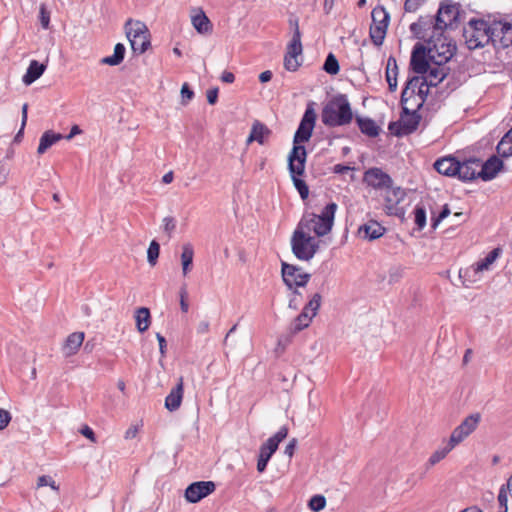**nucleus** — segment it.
<instances>
[{
    "instance_id": "4",
    "label": "nucleus",
    "mask_w": 512,
    "mask_h": 512,
    "mask_svg": "<svg viewBox=\"0 0 512 512\" xmlns=\"http://www.w3.org/2000/svg\"><path fill=\"white\" fill-rule=\"evenodd\" d=\"M306 227L304 223H298L291 237L292 252L302 261L311 260L320 247V241L303 230Z\"/></svg>"
},
{
    "instance_id": "31",
    "label": "nucleus",
    "mask_w": 512,
    "mask_h": 512,
    "mask_svg": "<svg viewBox=\"0 0 512 512\" xmlns=\"http://www.w3.org/2000/svg\"><path fill=\"white\" fill-rule=\"evenodd\" d=\"M125 52V46L122 43H117L114 47L113 55L102 58L100 63L109 66H117L124 60Z\"/></svg>"
},
{
    "instance_id": "24",
    "label": "nucleus",
    "mask_w": 512,
    "mask_h": 512,
    "mask_svg": "<svg viewBox=\"0 0 512 512\" xmlns=\"http://www.w3.org/2000/svg\"><path fill=\"white\" fill-rule=\"evenodd\" d=\"M183 391V379L180 378L178 384L174 388H172L170 393L166 396V409L172 412L180 407L183 398Z\"/></svg>"
},
{
    "instance_id": "35",
    "label": "nucleus",
    "mask_w": 512,
    "mask_h": 512,
    "mask_svg": "<svg viewBox=\"0 0 512 512\" xmlns=\"http://www.w3.org/2000/svg\"><path fill=\"white\" fill-rule=\"evenodd\" d=\"M501 253L502 249L500 247H496L491 250L484 259L474 263L476 271L483 272L488 270L490 266L496 261V259L501 255Z\"/></svg>"
},
{
    "instance_id": "34",
    "label": "nucleus",
    "mask_w": 512,
    "mask_h": 512,
    "mask_svg": "<svg viewBox=\"0 0 512 512\" xmlns=\"http://www.w3.org/2000/svg\"><path fill=\"white\" fill-rule=\"evenodd\" d=\"M127 38H135L140 35H147L149 31L146 25L140 21L133 22L129 19L125 24Z\"/></svg>"
},
{
    "instance_id": "52",
    "label": "nucleus",
    "mask_w": 512,
    "mask_h": 512,
    "mask_svg": "<svg viewBox=\"0 0 512 512\" xmlns=\"http://www.w3.org/2000/svg\"><path fill=\"white\" fill-rule=\"evenodd\" d=\"M404 273V268L402 266H394L389 270V283H395L399 281Z\"/></svg>"
},
{
    "instance_id": "21",
    "label": "nucleus",
    "mask_w": 512,
    "mask_h": 512,
    "mask_svg": "<svg viewBox=\"0 0 512 512\" xmlns=\"http://www.w3.org/2000/svg\"><path fill=\"white\" fill-rule=\"evenodd\" d=\"M385 232L386 228L375 220H369L368 222L360 225L357 231L359 237L369 241L382 237Z\"/></svg>"
},
{
    "instance_id": "29",
    "label": "nucleus",
    "mask_w": 512,
    "mask_h": 512,
    "mask_svg": "<svg viewBox=\"0 0 512 512\" xmlns=\"http://www.w3.org/2000/svg\"><path fill=\"white\" fill-rule=\"evenodd\" d=\"M63 138L64 136L60 133H55L53 131L44 132L40 138L39 146L37 149L38 154L45 153L48 148Z\"/></svg>"
},
{
    "instance_id": "13",
    "label": "nucleus",
    "mask_w": 512,
    "mask_h": 512,
    "mask_svg": "<svg viewBox=\"0 0 512 512\" xmlns=\"http://www.w3.org/2000/svg\"><path fill=\"white\" fill-rule=\"evenodd\" d=\"M491 43L495 48H508L512 46V23L494 21L490 24Z\"/></svg>"
},
{
    "instance_id": "59",
    "label": "nucleus",
    "mask_w": 512,
    "mask_h": 512,
    "mask_svg": "<svg viewBox=\"0 0 512 512\" xmlns=\"http://www.w3.org/2000/svg\"><path fill=\"white\" fill-rule=\"evenodd\" d=\"M301 298H302L301 293L298 290L294 289L292 292V297L289 300V308L295 309V310L298 309L299 304L301 302Z\"/></svg>"
},
{
    "instance_id": "11",
    "label": "nucleus",
    "mask_w": 512,
    "mask_h": 512,
    "mask_svg": "<svg viewBox=\"0 0 512 512\" xmlns=\"http://www.w3.org/2000/svg\"><path fill=\"white\" fill-rule=\"evenodd\" d=\"M460 16V5L451 0L441 2L436 14L438 29L443 31L447 28L454 29L457 27Z\"/></svg>"
},
{
    "instance_id": "5",
    "label": "nucleus",
    "mask_w": 512,
    "mask_h": 512,
    "mask_svg": "<svg viewBox=\"0 0 512 512\" xmlns=\"http://www.w3.org/2000/svg\"><path fill=\"white\" fill-rule=\"evenodd\" d=\"M463 37L469 50L482 48L491 43L490 23L472 18L463 28Z\"/></svg>"
},
{
    "instance_id": "15",
    "label": "nucleus",
    "mask_w": 512,
    "mask_h": 512,
    "mask_svg": "<svg viewBox=\"0 0 512 512\" xmlns=\"http://www.w3.org/2000/svg\"><path fill=\"white\" fill-rule=\"evenodd\" d=\"M363 182L376 190L392 188L393 180L381 168L372 167L363 174Z\"/></svg>"
},
{
    "instance_id": "26",
    "label": "nucleus",
    "mask_w": 512,
    "mask_h": 512,
    "mask_svg": "<svg viewBox=\"0 0 512 512\" xmlns=\"http://www.w3.org/2000/svg\"><path fill=\"white\" fill-rule=\"evenodd\" d=\"M355 120L360 131L364 135L370 138H375L379 135L380 127L376 124V122L373 119L368 117L356 116Z\"/></svg>"
},
{
    "instance_id": "45",
    "label": "nucleus",
    "mask_w": 512,
    "mask_h": 512,
    "mask_svg": "<svg viewBox=\"0 0 512 512\" xmlns=\"http://www.w3.org/2000/svg\"><path fill=\"white\" fill-rule=\"evenodd\" d=\"M414 222L418 230H422L426 225V210L422 205H416L414 208Z\"/></svg>"
},
{
    "instance_id": "41",
    "label": "nucleus",
    "mask_w": 512,
    "mask_h": 512,
    "mask_svg": "<svg viewBox=\"0 0 512 512\" xmlns=\"http://www.w3.org/2000/svg\"><path fill=\"white\" fill-rule=\"evenodd\" d=\"M480 272L476 271L474 264L465 269L459 270V278L465 287H470V285L477 281V276Z\"/></svg>"
},
{
    "instance_id": "44",
    "label": "nucleus",
    "mask_w": 512,
    "mask_h": 512,
    "mask_svg": "<svg viewBox=\"0 0 512 512\" xmlns=\"http://www.w3.org/2000/svg\"><path fill=\"white\" fill-rule=\"evenodd\" d=\"M160 253V245L156 240H152L147 250V261L151 266H155Z\"/></svg>"
},
{
    "instance_id": "62",
    "label": "nucleus",
    "mask_w": 512,
    "mask_h": 512,
    "mask_svg": "<svg viewBox=\"0 0 512 512\" xmlns=\"http://www.w3.org/2000/svg\"><path fill=\"white\" fill-rule=\"evenodd\" d=\"M179 294H180V308H181L182 312L186 313L189 310V304H188V302L186 300V298H187V290H186V288L182 287L180 289Z\"/></svg>"
},
{
    "instance_id": "42",
    "label": "nucleus",
    "mask_w": 512,
    "mask_h": 512,
    "mask_svg": "<svg viewBox=\"0 0 512 512\" xmlns=\"http://www.w3.org/2000/svg\"><path fill=\"white\" fill-rule=\"evenodd\" d=\"M455 446H451V443L448 441V443L438 450H436L432 455L430 456L428 460L429 466H434L435 464L439 463L442 459H444L447 454L454 448Z\"/></svg>"
},
{
    "instance_id": "61",
    "label": "nucleus",
    "mask_w": 512,
    "mask_h": 512,
    "mask_svg": "<svg viewBox=\"0 0 512 512\" xmlns=\"http://www.w3.org/2000/svg\"><path fill=\"white\" fill-rule=\"evenodd\" d=\"M11 421V414L9 411L0 408V430L5 429Z\"/></svg>"
},
{
    "instance_id": "51",
    "label": "nucleus",
    "mask_w": 512,
    "mask_h": 512,
    "mask_svg": "<svg viewBox=\"0 0 512 512\" xmlns=\"http://www.w3.org/2000/svg\"><path fill=\"white\" fill-rule=\"evenodd\" d=\"M507 501H508L507 489L503 485L500 488V491H499V494H498V503H499V510H498V512H507V510H508V508H507Z\"/></svg>"
},
{
    "instance_id": "38",
    "label": "nucleus",
    "mask_w": 512,
    "mask_h": 512,
    "mask_svg": "<svg viewBox=\"0 0 512 512\" xmlns=\"http://www.w3.org/2000/svg\"><path fill=\"white\" fill-rule=\"evenodd\" d=\"M192 24L199 33H206L212 29L209 18L202 11L192 17Z\"/></svg>"
},
{
    "instance_id": "28",
    "label": "nucleus",
    "mask_w": 512,
    "mask_h": 512,
    "mask_svg": "<svg viewBox=\"0 0 512 512\" xmlns=\"http://www.w3.org/2000/svg\"><path fill=\"white\" fill-rule=\"evenodd\" d=\"M84 341L83 332H74L70 334L64 344L63 351L66 356L74 355Z\"/></svg>"
},
{
    "instance_id": "37",
    "label": "nucleus",
    "mask_w": 512,
    "mask_h": 512,
    "mask_svg": "<svg viewBox=\"0 0 512 512\" xmlns=\"http://www.w3.org/2000/svg\"><path fill=\"white\" fill-rule=\"evenodd\" d=\"M497 153L501 157H509L512 155V131H508L500 140L496 147Z\"/></svg>"
},
{
    "instance_id": "17",
    "label": "nucleus",
    "mask_w": 512,
    "mask_h": 512,
    "mask_svg": "<svg viewBox=\"0 0 512 512\" xmlns=\"http://www.w3.org/2000/svg\"><path fill=\"white\" fill-rule=\"evenodd\" d=\"M431 60L428 56V49L421 43H416L413 47L411 58H410V68L413 72L417 74H426L429 70Z\"/></svg>"
},
{
    "instance_id": "12",
    "label": "nucleus",
    "mask_w": 512,
    "mask_h": 512,
    "mask_svg": "<svg viewBox=\"0 0 512 512\" xmlns=\"http://www.w3.org/2000/svg\"><path fill=\"white\" fill-rule=\"evenodd\" d=\"M481 421L479 413H473L467 416L454 430L452 431L449 442L451 446H457L470 436L478 427Z\"/></svg>"
},
{
    "instance_id": "2",
    "label": "nucleus",
    "mask_w": 512,
    "mask_h": 512,
    "mask_svg": "<svg viewBox=\"0 0 512 512\" xmlns=\"http://www.w3.org/2000/svg\"><path fill=\"white\" fill-rule=\"evenodd\" d=\"M336 210V203H328L320 214L304 212L298 223H304L307 226L303 228L307 233L314 232L316 236L323 237L332 230Z\"/></svg>"
},
{
    "instance_id": "1",
    "label": "nucleus",
    "mask_w": 512,
    "mask_h": 512,
    "mask_svg": "<svg viewBox=\"0 0 512 512\" xmlns=\"http://www.w3.org/2000/svg\"><path fill=\"white\" fill-rule=\"evenodd\" d=\"M353 112L345 94L334 96L322 108L321 120L327 127L345 126L351 123Z\"/></svg>"
},
{
    "instance_id": "30",
    "label": "nucleus",
    "mask_w": 512,
    "mask_h": 512,
    "mask_svg": "<svg viewBox=\"0 0 512 512\" xmlns=\"http://www.w3.org/2000/svg\"><path fill=\"white\" fill-rule=\"evenodd\" d=\"M422 78L419 76H413L406 82L405 88L401 94V105H406L410 98H413L416 94V88L419 87Z\"/></svg>"
},
{
    "instance_id": "43",
    "label": "nucleus",
    "mask_w": 512,
    "mask_h": 512,
    "mask_svg": "<svg viewBox=\"0 0 512 512\" xmlns=\"http://www.w3.org/2000/svg\"><path fill=\"white\" fill-rule=\"evenodd\" d=\"M323 70L330 75H336L339 72V62L333 53L327 55L323 64Z\"/></svg>"
},
{
    "instance_id": "49",
    "label": "nucleus",
    "mask_w": 512,
    "mask_h": 512,
    "mask_svg": "<svg viewBox=\"0 0 512 512\" xmlns=\"http://www.w3.org/2000/svg\"><path fill=\"white\" fill-rule=\"evenodd\" d=\"M429 87L430 86L428 84H424V80L422 79L417 90V95L420 98V102L416 104V109H420L426 101V98L429 94Z\"/></svg>"
},
{
    "instance_id": "50",
    "label": "nucleus",
    "mask_w": 512,
    "mask_h": 512,
    "mask_svg": "<svg viewBox=\"0 0 512 512\" xmlns=\"http://www.w3.org/2000/svg\"><path fill=\"white\" fill-rule=\"evenodd\" d=\"M44 486H49L51 487V489L59 491V485H57L56 482L49 475H42L38 477L37 488H41Z\"/></svg>"
},
{
    "instance_id": "63",
    "label": "nucleus",
    "mask_w": 512,
    "mask_h": 512,
    "mask_svg": "<svg viewBox=\"0 0 512 512\" xmlns=\"http://www.w3.org/2000/svg\"><path fill=\"white\" fill-rule=\"evenodd\" d=\"M80 433L88 438L89 440H91L92 442H96V436H95V433L94 431L92 430V428H90L88 425H84L82 426V428L80 429Z\"/></svg>"
},
{
    "instance_id": "58",
    "label": "nucleus",
    "mask_w": 512,
    "mask_h": 512,
    "mask_svg": "<svg viewBox=\"0 0 512 512\" xmlns=\"http://www.w3.org/2000/svg\"><path fill=\"white\" fill-rule=\"evenodd\" d=\"M424 0H405L404 10L405 12H415L422 4Z\"/></svg>"
},
{
    "instance_id": "27",
    "label": "nucleus",
    "mask_w": 512,
    "mask_h": 512,
    "mask_svg": "<svg viewBox=\"0 0 512 512\" xmlns=\"http://www.w3.org/2000/svg\"><path fill=\"white\" fill-rule=\"evenodd\" d=\"M278 448L274 445L270 444L268 441L264 442L260 446L259 457L257 461V470L262 473L266 470L267 464L272 457V455L276 452Z\"/></svg>"
},
{
    "instance_id": "9",
    "label": "nucleus",
    "mask_w": 512,
    "mask_h": 512,
    "mask_svg": "<svg viewBox=\"0 0 512 512\" xmlns=\"http://www.w3.org/2000/svg\"><path fill=\"white\" fill-rule=\"evenodd\" d=\"M372 24L369 35L371 41L376 46H381L386 36L390 15L383 6H377L371 13Z\"/></svg>"
},
{
    "instance_id": "10",
    "label": "nucleus",
    "mask_w": 512,
    "mask_h": 512,
    "mask_svg": "<svg viewBox=\"0 0 512 512\" xmlns=\"http://www.w3.org/2000/svg\"><path fill=\"white\" fill-rule=\"evenodd\" d=\"M418 109L410 111L405 105H402V117L398 122H391L389 130L396 136L408 135L417 130L421 116L417 113Z\"/></svg>"
},
{
    "instance_id": "53",
    "label": "nucleus",
    "mask_w": 512,
    "mask_h": 512,
    "mask_svg": "<svg viewBox=\"0 0 512 512\" xmlns=\"http://www.w3.org/2000/svg\"><path fill=\"white\" fill-rule=\"evenodd\" d=\"M449 214H450V209H449L448 205H447V204H445V205L443 206V208H442L441 212L439 213V215H438V216H436V217H432V218H431V226H432V228H434V229H435V228L440 224V222H441L443 219H445L446 217H448V215H449Z\"/></svg>"
},
{
    "instance_id": "39",
    "label": "nucleus",
    "mask_w": 512,
    "mask_h": 512,
    "mask_svg": "<svg viewBox=\"0 0 512 512\" xmlns=\"http://www.w3.org/2000/svg\"><path fill=\"white\" fill-rule=\"evenodd\" d=\"M251 132L254 135L256 142L261 145L264 144V139L271 134V130L258 120L253 122Z\"/></svg>"
},
{
    "instance_id": "16",
    "label": "nucleus",
    "mask_w": 512,
    "mask_h": 512,
    "mask_svg": "<svg viewBox=\"0 0 512 512\" xmlns=\"http://www.w3.org/2000/svg\"><path fill=\"white\" fill-rule=\"evenodd\" d=\"M311 275L301 271L300 267L282 262V278L284 283L292 289L294 286H305Z\"/></svg>"
},
{
    "instance_id": "8",
    "label": "nucleus",
    "mask_w": 512,
    "mask_h": 512,
    "mask_svg": "<svg viewBox=\"0 0 512 512\" xmlns=\"http://www.w3.org/2000/svg\"><path fill=\"white\" fill-rule=\"evenodd\" d=\"M437 18L430 15L420 16L417 22L410 25V31L419 40L431 44V39L436 36H442L443 30L438 29Z\"/></svg>"
},
{
    "instance_id": "32",
    "label": "nucleus",
    "mask_w": 512,
    "mask_h": 512,
    "mask_svg": "<svg viewBox=\"0 0 512 512\" xmlns=\"http://www.w3.org/2000/svg\"><path fill=\"white\" fill-rule=\"evenodd\" d=\"M136 327L140 333L148 330L151 323L150 310L146 307H141L135 313Z\"/></svg>"
},
{
    "instance_id": "33",
    "label": "nucleus",
    "mask_w": 512,
    "mask_h": 512,
    "mask_svg": "<svg viewBox=\"0 0 512 512\" xmlns=\"http://www.w3.org/2000/svg\"><path fill=\"white\" fill-rule=\"evenodd\" d=\"M194 257V249L190 243H186L182 246L181 253V264H182V272L183 275L186 276L191 270V266L193 263Z\"/></svg>"
},
{
    "instance_id": "40",
    "label": "nucleus",
    "mask_w": 512,
    "mask_h": 512,
    "mask_svg": "<svg viewBox=\"0 0 512 512\" xmlns=\"http://www.w3.org/2000/svg\"><path fill=\"white\" fill-rule=\"evenodd\" d=\"M134 53L142 54L150 46L149 34L140 35L135 38H128Z\"/></svg>"
},
{
    "instance_id": "47",
    "label": "nucleus",
    "mask_w": 512,
    "mask_h": 512,
    "mask_svg": "<svg viewBox=\"0 0 512 512\" xmlns=\"http://www.w3.org/2000/svg\"><path fill=\"white\" fill-rule=\"evenodd\" d=\"M326 506V498L323 495H314L308 502V507L315 512L323 510Z\"/></svg>"
},
{
    "instance_id": "57",
    "label": "nucleus",
    "mask_w": 512,
    "mask_h": 512,
    "mask_svg": "<svg viewBox=\"0 0 512 512\" xmlns=\"http://www.w3.org/2000/svg\"><path fill=\"white\" fill-rule=\"evenodd\" d=\"M181 97L182 103L184 105L187 104L194 97V92L192 89H190L187 83H184L181 87Z\"/></svg>"
},
{
    "instance_id": "20",
    "label": "nucleus",
    "mask_w": 512,
    "mask_h": 512,
    "mask_svg": "<svg viewBox=\"0 0 512 512\" xmlns=\"http://www.w3.org/2000/svg\"><path fill=\"white\" fill-rule=\"evenodd\" d=\"M480 168V159L478 158H469L463 162L459 161V173H457L456 177L463 181H472L478 177Z\"/></svg>"
},
{
    "instance_id": "23",
    "label": "nucleus",
    "mask_w": 512,
    "mask_h": 512,
    "mask_svg": "<svg viewBox=\"0 0 512 512\" xmlns=\"http://www.w3.org/2000/svg\"><path fill=\"white\" fill-rule=\"evenodd\" d=\"M433 166L439 174L444 176L456 177L459 173V161L452 156L436 160Z\"/></svg>"
},
{
    "instance_id": "14",
    "label": "nucleus",
    "mask_w": 512,
    "mask_h": 512,
    "mask_svg": "<svg viewBox=\"0 0 512 512\" xmlns=\"http://www.w3.org/2000/svg\"><path fill=\"white\" fill-rule=\"evenodd\" d=\"M315 122L316 113L312 107L308 106L294 134L293 147L301 146L300 143L309 141L312 136Z\"/></svg>"
},
{
    "instance_id": "54",
    "label": "nucleus",
    "mask_w": 512,
    "mask_h": 512,
    "mask_svg": "<svg viewBox=\"0 0 512 512\" xmlns=\"http://www.w3.org/2000/svg\"><path fill=\"white\" fill-rule=\"evenodd\" d=\"M386 81L388 83V88L390 92H395L397 90V76L398 72L386 71Z\"/></svg>"
},
{
    "instance_id": "55",
    "label": "nucleus",
    "mask_w": 512,
    "mask_h": 512,
    "mask_svg": "<svg viewBox=\"0 0 512 512\" xmlns=\"http://www.w3.org/2000/svg\"><path fill=\"white\" fill-rule=\"evenodd\" d=\"M176 228V221L173 217L168 216L163 219V229L168 234V237L171 238L172 232Z\"/></svg>"
},
{
    "instance_id": "7",
    "label": "nucleus",
    "mask_w": 512,
    "mask_h": 512,
    "mask_svg": "<svg viewBox=\"0 0 512 512\" xmlns=\"http://www.w3.org/2000/svg\"><path fill=\"white\" fill-rule=\"evenodd\" d=\"M289 24L293 29V35L284 56V67L286 70L294 72L300 66L297 57L302 54L303 47L301 43V32L299 29L298 19H290Z\"/></svg>"
},
{
    "instance_id": "6",
    "label": "nucleus",
    "mask_w": 512,
    "mask_h": 512,
    "mask_svg": "<svg viewBox=\"0 0 512 512\" xmlns=\"http://www.w3.org/2000/svg\"><path fill=\"white\" fill-rule=\"evenodd\" d=\"M428 56L432 64H445L453 57L456 51V45L447 37L436 36L431 39V44H427Z\"/></svg>"
},
{
    "instance_id": "22",
    "label": "nucleus",
    "mask_w": 512,
    "mask_h": 512,
    "mask_svg": "<svg viewBox=\"0 0 512 512\" xmlns=\"http://www.w3.org/2000/svg\"><path fill=\"white\" fill-rule=\"evenodd\" d=\"M427 71V75L423 77L424 84H428L430 87H436L440 84L449 74L450 68L445 64H433Z\"/></svg>"
},
{
    "instance_id": "3",
    "label": "nucleus",
    "mask_w": 512,
    "mask_h": 512,
    "mask_svg": "<svg viewBox=\"0 0 512 512\" xmlns=\"http://www.w3.org/2000/svg\"><path fill=\"white\" fill-rule=\"evenodd\" d=\"M307 160V151L304 146L292 147L288 155V170L294 184L302 200H306L309 196V187L300 177L305 173V165Z\"/></svg>"
},
{
    "instance_id": "64",
    "label": "nucleus",
    "mask_w": 512,
    "mask_h": 512,
    "mask_svg": "<svg viewBox=\"0 0 512 512\" xmlns=\"http://www.w3.org/2000/svg\"><path fill=\"white\" fill-rule=\"evenodd\" d=\"M218 100V88L209 89L207 91V101L209 104L214 105Z\"/></svg>"
},
{
    "instance_id": "25",
    "label": "nucleus",
    "mask_w": 512,
    "mask_h": 512,
    "mask_svg": "<svg viewBox=\"0 0 512 512\" xmlns=\"http://www.w3.org/2000/svg\"><path fill=\"white\" fill-rule=\"evenodd\" d=\"M46 64L39 63L37 60H31L22 81L25 85H31L39 79L46 70Z\"/></svg>"
},
{
    "instance_id": "18",
    "label": "nucleus",
    "mask_w": 512,
    "mask_h": 512,
    "mask_svg": "<svg viewBox=\"0 0 512 512\" xmlns=\"http://www.w3.org/2000/svg\"><path fill=\"white\" fill-rule=\"evenodd\" d=\"M212 481H198L191 483L185 490V498L189 503H197L215 491Z\"/></svg>"
},
{
    "instance_id": "60",
    "label": "nucleus",
    "mask_w": 512,
    "mask_h": 512,
    "mask_svg": "<svg viewBox=\"0 0 512 512\" xmlns=\"http://www.w3.org/2000/svg\"><path fill=\"white\" fill-rule=\"evenodd\" d=\"M391 189H392V191H391L392 195L395 198L393 206H397V204H399L404 199V197L406 196V193L401 187H393L392 186Z\"/></svg>"
},
{
    "instance_id": "56",
    "label": "nucleus",
    "mask_w": 512,
    "mask_h": 512,
    "mask_svg": "<svg viewBox=\"0 0 512 512\" xmlns=\"http://www.w3.org/2000/svg\"><path fill=\"white\" fill-rule=\"evenodd\" d=\"M39 14H40V23H41L42 27L44 29H48L49 28V23H50V13L46 9L44 4H42L40 6Z\"/></svg>"
},
{
    "instance_id": "36",
    "label": "nucleus",
    "mask_w": 512,
    "mask_h": 512,
    "mask_svg": "<svg viewBox=\"0 0 512 512\" xmlns=\"http://www.w3.org/2000/svg\"><path fill=\"white\" fill-rule=\"evenodd\" d=\"M313 316L302 310V312L293 320L290 326V330L292 333H298L303 329L307 328L311 323Z\"/></svg>"
},
{
    "instance_id": "48",
    "label": "nucleus",
    "mask_w": 512,
    "mask_h": 512,
    "mask_svg": "<svg viewBox=\"0 0 512 512\" xmlns=\"http://www.w3.org/2000/svg\"><path fill=\"white\" fill-rule=\"evenodd\" d=\"M288 435V428L286 426L281 427L272 437L268 438L267 441L278 448L279 443L284 440Z\"/></svg>"
},
{
    "instance_id": "46",
    "label": "nucleus",
    "mask_w": 512,
    "mask_h": 512,
    "mask_svg": "<svg viewBox=\"0 0 512 512\" xmlns=\"http://www.w3.org/2000/svg\"><path fill=\"white\" fill-rule=\"evenodd\" d=\"M321 299H322V296L321 294L319 293H315L311 299L309 300V302L304 306L303 310H305L306 312L309 313V311H311V315L313 317L316 316L319 308H320V305H321Z\"/></svg>"
},
{
    "instance_id": "19",
    "label": "nucleus",
    "mask_w": 512,
    "mask_h": 512,
    "mask_svg": "<svg viewBox=\"0 0 512 512\" xmlns=\"http://www.w3.org/2000/svg\"><path fill=\"white\" fill-rule=\"evenodd\" d=\"M502 167L503 161L499 157L493 155L484 163L480 161L478 177L483 181H490L496 177Z\"/></svg>"
}]
</instances>
